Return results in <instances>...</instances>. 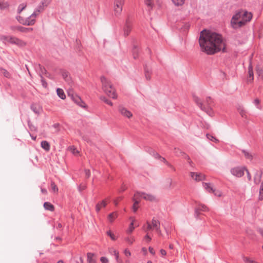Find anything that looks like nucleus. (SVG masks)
Here are the masks:
<instances>
[{"label":"nucleus","mask_w":263,"mask_h":263,"mask_svg":"<svg viewBox=\"0 0 263 263\" xmlns=\"http://www.w3.org/2000/svg\"><path fill=\"white\" fill-rule=\"evenodd\" d=\"M206 137L211 141H212L215 143L219 142V140L217 138H216L215 137H213V136H212L211 135L207 134Z\"/></svg>","instance_id":"4c0bfd02"},{"label":"nucleus","mask_w":263,"mask_h":263,"mask_svg":"<svg viewBox=\"0 0 263 263\" xmlns=\"http://www.w3.org/2000/svg\"><path fill=\"white\" fill-rule=\"evenodd\" d=\"M248 74L249 77L248 78V82H251L253 80V72L252 70V67L250 65L248 68Z\"/></svg>","instance_id":"6ab92c4d"},{"label":"nucleus","mask_w":263,"mask_h":263,"mask_svg":"<svg viewBox=\"0 0 263 263\" xmlns=\"http://www.w3.org/2000/svg\"><path fill=\"white\" fill-rule=\"evenodd\" d=\"M41 192H42V193H43L44 194H47V191L45 189H41Z\"/></svg>","instance_id":"13d9d810"},{"label":"nucleus","mask_w":263,"mask_h":263,"mask_svg":"<svg viewBox=\"0 0 263 263\" xmlns=\"http://www.w3.org/2000/svg\"><path fill=\"white\" fill-rule=\"evenodd\" d=\"M242 153L246 159L249 160L250 161H251L253 159V155L252 154L245 150H242Z\"/></svg>","instance_id":"393cba45"},{"label":"nucleus","mask_w":263,"mask_h":263,"mask_svg":"<svg viewBox=\"0 0 263 263\" xmlns=\"http://www.w3.org/2000/svg\"><path fill=\"white\" fill-rule=\"evenodd\" d=\"M160 159H161V161L164 162V163H165L167 165H170V164L166 161V160H165V158H161V157H160Z\"/></svg>","instance_id":"4d7b16f0"},{"label":"nucleus","mask_w":263,"mask_h":263,"mask_svg":"<svg viewBox=\"0 0 263 263\" xmlns=\"http://www.w3.org/2000/svg\"><path fill=\"white\" fill-rule=\"evenodd\" d=\"M259 232L263 236V231L262 230H259Z\"/></svg>","instance_id":"774afa93"},{"label":"nucleus","mask_w":263,"mask_h":263,"mask_svg":"<svg viewBox=\"0 0 263 263\" xmlns=\"http://www.w3.org/2000/svg\"><path fill=\"white\" fill-rule=\"evenodd\" d=\"M191 177L193 179H194L197 181H199L202 180L204 179V178H205L204 175H203L201 173H194V172L191 173Z\"/></svg>","instance_id":"9d476101"},{"label":"nucleus","mask_w":263,"mask_h":263,"mask_svg":"<svg viewBox=\"0 0 263 263\" xmlns=\"http://www.w3.org/2000/svg\"><path fill=\"white\" fill-rule=\"evenodd\" d=\"M259 199L260 200H263V181H262L259 192Z\"/></svg>","instance_id":"2f4dec72"},{"label":"nucleus","mask_w":263,"mask_h":263,"mask_svg":"<svg viewBox=\"0 0 263 263\" xmlns=\"http://www.w3.org/2000/svg\"><path fill=\"white\" fill-rule=\"evenodd\" d=\"M144 239H145L146 241H147L149 242V241H151V238L149 236V235H146L145 236V237H144Z\"/></svg>","instance_id":"6e6d98bb"},{"label":"nucleus","mask_w":263,"mask_h":263,"mask_svg":"<svg viewBox=\"0 0 263 263\" xmlns=\"http://www.w3.org/2000/svg\"><path fill=\"white\" fill-rule=\"evenodd\" d=\"M209 210L208 208L204 204H199L198 207L196 209V213H198L199 211L206 212Z\"/></svg>","instance_id":"aec40b11"},{"label":"nucleus","mask_w":263,"mask_h":263,"mask_svg":"<svg viewBox=\"0 0 263 263\" xmlns=\"http://www.w3.org/2000/svg\"><path fill=\"white\" fill-rule=\"evenodd\" d=\"M3 8V3L1 0H0V9H2Z\"/></svg>","instance_id":"e2e57ef3"},{"label":"nucleus","mask_w":263,"mask_h":263,"mask_svg":"<svg viewBox=\"0 0 263 263\" xmlns=\"http://www.w3.org/2000/svg\"><path fill=\"white\" fill-rule=\"evenodd\" d=\"M41 147L46 151L48 152L50 150V145L47 141H43L41 142Z\"/></svg>","instance_id":"4be33fe9"},{"label":"nucleus","mask_w":263,"mask_h":263,"mask_svg":"<svg viewBox=\"0 0 263 263\" xmlns=\"http://www.w3.org/2000/svg\"><path fill=\"white\" fill-rule=\"evenodd\" d=\"M151 230H156L159 234H161L160 230V223L158 221L153 219L151 223L147 222L146 231H149Z\"/></svg>","instance_id":"423d86ee"},{"label":"nucleus","mask_w":263,"mask_h":263,"mask_svg":"<svg viewBox=\"0 0 263 263\" xmlns=\"http://www.w3.org/2000/svg\"><path fill=\"white\" fill-rule=\"evenodd\" d=\"M73 101H74L76 103H77V104H78L80 105V102H81V98H80L79 97H78V96H75V97H73Z\"/></svg>","instance_id":"37998d69"},{"label":"nucleus","mask_w":263,"mask_h":263,"mask_svg":"<svg viewBox=\"0 0 263 263\" xmlns=\"http://www.w3.org/2000/svg\"><path fill=\"white\" fill-rule=\"evenodd\" d=\"M212 193H213V194H214V195L215 196H218V197H221L222 195V193L221 191H220L219 190H217L215 189H214V190Z\"/></svg>","instance_id":"a19ab883"},{"label":"nucleus","mask_w":263,"mask_h":263,"mask_svg":"<svg viewBox=\"0 0 263 263\" xmlns=\"http://www.w3.org/2000/svg\"><path fill=\"white\" fill-rule=\"evenodd\" d=\"M148 250H149V252L152 254L154 255L155 254V251H154V249L153 248L149 247V248H148Z\"/></svg>","instance_id":"5fc2aeb1"},{"label":"nucleus","mask_w":263,"mask_h":263,"mask_svg":"<svg viewBox=\"0 0 263 263\" xmlns=\"http://www.w3.org/2000/svg\"><path fill=\"white\" fill-rule=\"evenodd\" d=\"M107 204V201L106 199L103 200L100 202L98 203L96 206V211L97 212H99L102 208H105Z\"/></svg>","instance_id":"dca6fc26"},{"label":"nucleus","mask_w":263,"mask_h":263,"mask_svg":"<svg viewBox=\"0 0 263 263\" xmlns=\"http://www.w3.org/2000/svg\"><path fill=\"white\" fill-rule=\"evenodd\" d=\"M132 28V24L128 21H126L123 28V35L124 36H127L131 32Z\"/></svg>","instance_id":"f8f14e48"},{"label":"nucleus","mask_w":263,"mask_h":263,"mask_svg":"<svg viewBox=\"0 0 263 263\" xmlns=\"http://www.w3.org/2000/svg\"><path fill=\"white\" fill-rule=\"evenodd\" d=\"M260 103V101L259 99H256L255 100H254V103L256 104V105H257L258 104H259Z\"/></svg>","instance_id":"052dcab7"},{"label":"nucleus","mask_w":263,"mask_h":263,"mask_svg":"<svg viewBox=\"0 0 263 263\" xmlns=\"http://www.w3.org/2000/svg\"><path fill=\"white\" fill-rule=\"evenodd\" d=\"M44 207L46 210H49L51 212L53 211L54 210V207L53 205L48 202H46L44 203Z\"/></svg>","instance_id":"5701e85b"},{"label":"nucleus","mask_w":263,"mask_h":263,"mask_svg":"<svg viewBox=\"0 0 263 263\" xmlns=\"http://www.w3.org/2000/svg\"><path fill=\"white\" fill-rule=\"evenodd\" d=\"M44 7L42 6L39 7L32 13H36L35 17L44 10Z\"/></svg>","instance_id":"c9c22d12"},{"label":"nucleus","mask_w":263,"mask_h":263,"mask_svg":"<svg viewBox=\"0 0 263 263\" xmlns=\"http://www.w3.org/2000/svg\"><path fill=\"white\" fill-rule=\"evenodd\" d=\"M203 185L204 188L210 193H212L214 190L213 185L210 183H203Z\"/></svg>","instance_id":"a878e982"},{"label":"nucleus","mask_w":263,"mask_h":263,"mask_svg":"<svg viewBox=\"0 0 263 263\" xmlns=\"http://www.w3.org/2000/svg\"><path fill=\"white\" fill-rule=\"evenodd\" d=\"M124 3V0L115 1L114 10L116 16H118L121 14Z\"/></svg>","instance_id":"39448f33"},{"label":"nucleus","mask_w":263,"mask_h":263,"mask_svg":"<svg viewBox=\"0 0 263 263\" xmlns=\"http://www.w3.org/2000/svg\"><path fill=\"white\" fill-rule=\"evenodd\" d=\"M19 15L17 16L18 21L25 25H33L35 22L36 13L30 14L26 9V5H21L18 8Z\"/></svg>","instance_id":"f03ea898"},{"label":"nucleus","mask_w":263,"mask_h":263,"mask_svg":"<svg viewBox=\"0 0 263 263\" xmlns=\"http://www.w3.org/2000/svg\"><path fill=\"white\" fill-rule=\"evenodd\" d=\"M138 194H135L134 197L133 198V200L134 202V204L133 205V210L134 212H136L138 209V204L139 203L140 199L138 197Z\"/></svg>","instance_id":"ddd939ff"},{"label":"nucleus","mask_w":263,"mask_h":263,"mask_svg":"<svg viewBox=\"0 0 263 263\" xmlns=\"http://www.w3.org/2000/svg\"><path fill=\"white\" fill-rule=\"evenodd\" d=\"M169 248H170V249H173V248H174V246H173V245L171 244V245H170V246H169Z\"/></svg>","instance_id":"0e129e2a"},{"label":"nucleus","mask_w":263,"mask_h":263,"mask_svg":"<svg viewBox=\"0 0 263 263\" xmlns=\"http://www.w3.org/2000/svg\"><path fill=\"white\" fill-rule=\"evenodd\" d=\"M118 110L122 116L126 117L128 119H130L131 118H132L133 114L126 108L123 106H119Z\"/></svg>","instance_id":"1a4fd4ad"},{"label":"nucleus","mask_w":263,"mask_h":263,"mask_svg":"<svg viewBox=\"0 0 263 263\" xmlns=\"http://www.w3.org/2000/svg\"><path fill=\"white\" fill-rule=\"evenodd\" d=\"M80 263H83V259L82 257L80 258Z\"/></svg>","instance_id":"338daca9"},{"label":"nucleus","mask_w":263,"mask_h":263,"mask_svg":"<svg viewBox=\"0 0 263 263\" xmlns=\"http://www.w3.org/2000/svg\"><path fill=\"white\" fill-rule=\"evenodd\" d=\"M129 219L132 221L128 229L126 231L127 233L129 234H131L135 229L134 224H135V227L139 226V224L136 223V219L134 218L130 217Z\"/></svg>","instance_id":"9b49d317"},{"label":"nucleus","mask_w":263,"mask_h":263,"mask_svg":"<svg viewBox=\"0 0 263 263\" xmlns=\"http://www.w3.org/2000/svg\"><path fill=\"white\" fill-rule=\"evenodd\" d=\"M126 187L125 186V185H123L121 187V189L120 190V192H123L125 190H126Z\"/></svg>","instance_id":"680f3d73"},{"label":"nucleus","mask_w":263,"mask_h":263,"mask_svg":"<svg viewBox=\"0 0 263 263\" xmlns=\"http://www.w3.org/2000/svg\"><path fill=\"white\" fill-rule=\"evenodd\" d=\"M101 82L103 91L108 97L112 99H116L117 97V95L110 82L104 77L101 78Z\"/></svg>","instance_id":"20e7f679"},{"label":"nucleus","mask_w":263,"mask_h":263,"mask_svg":"<svg viewBox=\"0 0 263 263\" xmlns=\"http://www.w3.org/2000/svg\"><path fill=\"white\" fill-rule=\"evenodd\" d=\"M86 188V186L85 184H80L79 187V190L80 191H82L84 190Z\"/></svg>","instance_id":"de8ad7c7"},{"label":"nucleus","mask_w":263,"mask_h":263,"mask_svg":"<svg viewBox=\"0 0 263 263\" xmlns=\"http://www.w3.org/2000/svg\"><path fill=\"white\" fill-rule=\"evenodd\" d=\"M251 13L241 11L236 13L231 20V25L234 28H238L244 26L252 18Z\"/></svg>","instance_id":"7ed1b4c3"},{"label":"nucleus","mask_w":263,"mask_h":263,"mask_svg":"<svg viewBox=\"0 0 263 263\" xmlns=\"http://www.w3.org/2000/svg\"><path fill=\"white\" fill-rule=\"evenodd\" d=\"M69 150L75 156H78L79 155V151L73 146L70 147Z\"/></svg>","instance_id":"c85d7f7f"},{"label":"nucleus","mask_w":263,"mask_h":263,"mask_svg":"<svg viewBox=\"0 0 263 263\" xmlns=\"http://www.w3.org/2000/svg\"><path fill=\"white\" fill-rule=\"evenodd\" d=\"M172 3L177 6H182L184 3L185 0H171Z\"/></svg>","instance_id":"c756f323"},{"label":"nucleus","mask_w":263,"mask_h":263,"mask_svg":"<svg viewBox=\"0 0 263 263\" xmlns=\"http://www.w3.org/2000/svg\"><path fill=\"white\" fill-rule=\"evenodd\" d=\"M109 252L110 253H112L116 257L117 261H119V252L116 250L110 249Z\"/></svg>","instance_id":"f704fd0d"},{"label":"nucleus","mask_w":263,"mask_h":263,"mask_svg":"<svg viewBox=\"0 0 263 263\" xmlns=\"http://www.w3.org/2000/svg\"><path fill=\"white\" fill-rule=\"evenodd\" d=\"M100 99L101 100L107 104H108L110 106H112V105H113L112 103L110 101L108 100L107 98H106V97H105L104 96H101L100 97Z\"/></svg>","instance_id":"72a5a7b5"},{"label":"nucleus","mask_w":263,"mask_h":263,"mask_svg":"<svg viewBox=\"0 0 263 263\" xmlns=\"http://www.w3.org/2000/svg\"><path fill=\"white\" fill-rule=\"evenodd\" d=\"M122 199H123L122 197H119L117 199H115L114 200V203L115 205L116 206L118 205L119 202L121 200H122Z\"/></svg>","instance_id":"c03bdc74"},{"label":"nucleus","mask_w":263,"mask_h":263,"mask_svg":"<svg viewBox=\"0 0 263 263\" xmlns=\"http://www.w3.org/2000/svg\"><path fill=\"white\" fill-rule=\"evenodd\" d=\"M63 78L66 81L67 83H70L71 81V78L68 73V72L66 71H64L62 73Z\"/></svg>","instance_id":"b1692460"},{"label":"nucleus","mask_w":263,"mask_h":263,"mask_svg":"<svg viewBox=\"0 0 263 263\" xmlns=\"http://www.w3.org/2000/svg\"><path fill=\"white\" fill-rule=\"evenodd\" d=\"M106 234L114 241L117 239V237L110 230L107 231Z\"/></svg>","instance_id":"7c9ffc66"},{"label":"nucleus","mask_w":263,"mask_h":263,"mask_svg":"<svg viewBox=\"0 0 263 263\" xmlns=\"http://www.w3.org/2000/svg\"><path fill=\"white\" fill-rule=\"evenodd\" d=\"M199 43L201 51L209 55L223 51L226 48L225 43L220 34L206 30L201 32Z\"/></svg>","instance_id":"f257e3e1"},{"label":"nucleus","mask_w":263,"mask_h":263,"mask_svg":"<svg viewBox=\"0 0 263 263\" xmlns=\"http://www.w3.org/2000/svg\"><path fill=\"white\" fill-rule=\"evenodd\" d=\"M15 37L8 35H1L0 36V40L6 44L7 43L12 44L13 42V39H14Z\"/></svg>","instance_id":"4468645a"},{"label":"nucleus","mask_w":263,"mask_h":263,"mask_svg":"<svg viewBox=\"0 0 263 263\" xmlns=\"http://www.w3.org/2000/svg\"><path fill=\"white\" fill-rule=\"evenodd\" d=\"M51 0H42V6L44 8L47 7L50 3H51Z\"/></svg>","instance_id":"58836bf2"},{"label":"nucleus","mask_w":263,"mask_h":263,"mask_svg":"<svg viewBox=\"0 0 263 263\" xmlns=\"http://www.w3.org/2000/svg\"><path fill=\"white\" fill-rule=\"evenodd\" d=\"M151 75H152V72L151 71H148V70H146L145 72V79L148 80V81H149L151 79Z\"/></svg>","instance_id":"ea45409f"},{"label":"nucleus","mask_w":263,"mask_h":263,"mask_svg":"<svg viewBox=\"0 0 263 263\" xmlns=\"http://www.w3.org/2000/svg\"><path fill=\"white\" fill-rule=\"evenodd\" d=\"M58 96L62 99L64 100L66 98V95L62 89L58 88L57 89Z\"/></svg>","instance_id":"bb28decb"},{"label":"nucleus","mask_w":263,"mask_h":263,"mask_svg":"<svg viewBox=\"0 0 263 263\" xmlns=\"http://www.w3.org/2000/svg\"><path fill=\"white\" fill-rule=\"evenodd\" d=\"M256 71L258 75L263 79V70L261 69H259V68H257L256 69Z\"/></svg>","instance_id":"49530a36"},{"label":"nucleus","mask_w":263,"mask_h":263,"mask_svg":"<svg viewBox=\"0 0 263 263\" xmlns=\"http://www.w3.org/2000/svg\"><path fill=\"white\" fill-rule=\"evenodd\" d=\"M246 170L245 167H236L231 170L232 174L237 177H241L244 175V172Z\"/></svg>","instance_id":"0eeeda50"},{"label":"nucleus","mask_w":263,"mask_h":263,"mask_svg":"<svg viewBox=\"0 0 263 263\" xmlns=\"http://www.w3.org/2000/svg\"><path fill=\"white\" fill-rule=\"evenodd\" d=\"M160 254L162 256H164L166 255V252L163 249L160 250Z\"/></svg>","instance_id":"864d4df0"},{"label":"nucleus","mask_w":263,"mask_h":263,"mask_svg":"<svg viewBox=\"0 0 263 263\" xmlns=\"http://www.w3.org/2000/svg\"><path fill=\"white\" fill-rule=\"evenodd\" d=\"M51 187L53 192L57 193L58 192V187L57 185L53 182L51 183Z\"/></svg>","instance_id":"e433bc0d"},{"label":"nucleus","mask_w":263,"mask_h":263,"mask_svg":"<svg viewBox=\"0 0 263 263\" xmlns=\"http://www.w3.org/2000/svg\"><path fill=\"white\" fill-rule=\"evenodd\" d=\"M100 261L102 263H108L109 260L106 257H101L100 258Z\"/></svg>","instance_id":"a18cd8bd"},{"label":"nucleus","mask_w":263,"mask_h":263,"mask_svg":"<svg viewBox=\"0 0 263 263\" xmlns=\"http://www.w3.org/2000/svg\"><path fill=\"white\" fill-rule=\"evenodd\" d=\"M261 177V172H258L256 173L254 176V182L255 183L258 184L260 181V179Z\"/></svg>","instance_id":"cd10ccee"},{"label":"nucleus","mask_w":263,"mask_h":263,"mask_svg":"<svg viewBox=\"0 0 263 263\" xmlns=\"http://www.w3.org/2000/svg\"><path fill=\"white\" fill-rule=\"evenodd\" d=\"M42 82H43V85L44 87H46V83L43 80H42Z\"/></svg>","instance_id":"69168bd1"},{"label":"nucleus","mask_w":263,"mask_h":263,"mask_svg":"<svg viewBox=\"0 0 263 263\" xmlns=\"http://www.w3.org/2000/svg\"><path fill=\"white\" fill-rule=\"evenodd\" d=\"M135 194H139L138 197L139 198V199L140 198H142L146 200L149 201H155L156 199V196L152 194H146L144 193H141V192H136Z\"/></svg>","instance_id":"6e6552de"},{"label":"nucleus","mask_w":263,"mask_h":263,"mask_svg":"<svg viewBox=\"0 0 263 263\" xmlns=\"http://www.w3.org/2000/svg\"><path fill=\"white\" fill-rule=\"evenodd\" d=\"M206 102L208 105H210L212 102V100L210 97L206 98Z\"/></svg>","instance_id":"603ef678"},{"label":"nucleus","mask_w":263,"mask_h":263,"mask_svg":"<svg viewBox=\"0 0 263 263\" xmlns=\"http://www.w3.org/2000/svg\"><path fill=\"white\" fill-rule=\"evenodd\" d=\"M239 114L242 118H244L245 119L247 118V112L244 109H240L239 110Z\"/></svg>","instance_id":"79ce46f5"},{"label":"nucleus","mask_w":263,"mask_h":263,"mask_svg":"<svg viewBox=\"0 0 263 263\" xmlns=\"http://www.w3.org/2000/svg\"><path fill=\"white\" fill-rule=\"evenodd\" d=\"M95 255L92 253L87 254V261L88 263H96Z\"/></svg>","instance_id":"a211bd4d"},{"label":"nucleus","mask_w":263,"mask_h":263,"mask_svg":"<svg viewBox=\"0 0 263 263\" xmlns=\"http://www.w3.org/2000/svg\"><path fill=\"white\" fill-rule=\"evenodd\" d=\"M118 216V214L117 212H112L108 216V220L110 222H112Z\"/></svg>","instance_id":"412c9836"},{"label":"nucleus","mask_w":263,"mask_h":263,"mask_svg":"<svg viewBox=\"0 0 263 263\" xmlns=\"http://www.w3.org/2000/svg\"><path fill=\"white\" fill-rule=\"evenodd\" d=\"M12 44H15L18 46L22 47H25L27 45L25 41L16 37H15L14 39H13V42Z\"/></svg>","instance_id":"f3484780"},{"label":"nucleus","mask_w":263,"mask_h":263,"mask_svg":"<svg viewBox=\"0 0 263 263\" xmlns=\"http://www.w3.org/2000/svg\"><path fill=\"white\" fill-rule=\"evenodd\" d=\"M125 240L129 245H132L135 241V239L134 236H130L125 238Z\"/></svg>","instance_id":"473e14b6"},{"label":"nucleus","mask_w":263,"mask_h":263,"mask_svg":"<svg viewBox=\"0 0 263 263\" xmlns=\"http://www.w3.org/2000/svg\"><path fill=\"white\" fill-rule=\"evenodd\" d=\"M201 109L205 111L210 116L214 115V112L211 107L206 106L204 104H201Z\"/></svg>","instance_id":"2eb2a0df"},{"label":"nucleus","mask_w":263,"mask_h":263,"mask_svg":"<svg viewBox=\"0 0 263 263\" xmlns=\"http://www.w3.org/2000/svg\"><path fill=\"white\" fill-rule=\"evenodd\" d=\"M124 254L126 256L129 257L131 255V253L128 249H125L124 250Z\"/></svg>","instance_id":"8fccbe9b"},{"label":"nucleus","mask_w":263,"mask_h":263,"mask_svg":"<svg viewBox=\"0 0 263 263\" xmlns=\"http://www.w3.org/2000/svg\"><path fill=\"white\" fill-rule=\"evenodd\" d=\"M196 103L200 106V107L201 108V104H203L202 103H201V100L199 98H196L195 99Z\"/></svg>","instance_id":"09e8293b"},{"label":"nucleus","mask_w":263,"mask_h":263,"mask_svg":"<svg viewBox=\"0 0 263 263\" xmlns=\"http://www.w3.org/2000/svg\"><path fill=\"white\" fill-rule=\"evenodd\" d=\"M85 176L87 178H89L90 176V172L89 170H85Z\"/></svg>","instance_id":"3c124183"},{"label":"nucleus","mask_w":263,"mask_h":263,"mask_svg":"<svg viewBox=\"0 0 263 263\" xmlns=\"http://www.w3.org/2000/svg\"><path fill=\"white\" fill-rule=\"evenodd\" d=\"M142 251L143 252L144 255H146L147 254V250L145 248H143L142 249Z\"/></svg>","instance_id":"bf43d9fd"}]
</instances>
